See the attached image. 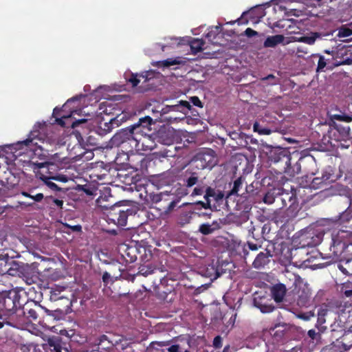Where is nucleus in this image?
<instances>
[{
  "instance_id": "nucleus-59",
  "label": "nucleus",
  "mask_w": 352,
  "mask_h": 352,
  "mask_svg": "<svg viewBox=\"0 0 352 352\" xmlns=\"http://www.w3.org/2000/svg\"><path fill=\"white\" fill-rule=\"evenodd\" d=\"M204 192H205V190H204V186L196 187L194 188L191 195L192 196L201 195Z\"/></svg>"
},
{
  "instance_id": "nucleus-37",
  "label": "nucleus",
  "mask_w": 352,
  "mask_h": 352,
  "mask_svg": "<svg viewBox=\"0 0 352 352\" xmlns=\"http://www.w3.org/2000/svg\"><path fill=\"white\" fill-rule=\"evenodd\" d=\"M297 305L300 307H307L309 305V298L307 295H300L297 299Z\"/></svg>"
},
{
  "instance_id": "nucleus-1",
  "label": "nucleus",
  "mask_w": 352,
  "mask_h": 352,
  "mask_svg": "<svg viewBox=\"0 0 352 352\" xmlns=\"http://www.w3.org/2000/svg\"><path fill=\"white\" fill-rule=\"evenodd\" d=\"M47 127V125L45 122H37L34 124L26 140L18 142L10 146L12 149L15 150V153H17L16 154H14V155L16 157L20 156L25 153V152L29 151L31 153L30 155L32 160L36 157L40 160L44 159L46 155L43 153V148L41 145H38L36 140L42 143L47 141L48 138L45 134Z\"/></svg>"
},
{
  "instance_id": "nucleus-49",
  "label": "nucleus",
  "mask_w": 352,
  "mask_h": 352,
  "mask_svg": "<svg viewBox=\"0 0 352 352\" xmlns=\"http://www.w3.org/2000/svg\"><path fill=\"white\" fill-rule=\"evenodd\" d=\"M338 35L342 37H347L352 35V30L349 28H343L339 30Z\"/></svg>"
},
{
  "instance_id": "nucleus-11",
  "label": "nucleus",
  "mask_w": 352,
  "mask_h": 352,
  "mask_svg": "<svg viewBox=\"0 0 352 352\" xmlns=\"http://www.w3.org/2000/svg\"><path fill=\"white\" fill-rule=\"evenodd\" d=\"M253 305L263 314L271 313L275 309L271 296L266 292H256L254 295Z\"/></svg>"
},
{
  "instance_id": "nucleus-6",
  "label": "nucleus",
  "mask_w": 352,
  "mask_h": 352,
  "mask_svg": "<svg viewBox=\"0 0 352 352\" xmlns=\"http://www.w3.org/2000/svg\"><path fill=\"white\" fill-rule=\"evenodd\" d=\"M350 248L351 246L345 242L333 237L329 248V256L339 261V262H345L346 265H349L352 261V253L346 255L348 248Z\"/></svg>"
},
{
  "instance_id": "nucleus-21",
  "label": "nucleus",
  "mask_w": 352,
  "mask_h": 352,
  "mask_svg": "<svg viewBox=\"0 0 352 352\" xmlns=\"http://www.w3.org/2000/svg\"><path fill=\"white\" fill-rule=\"evenodd\" d=\"M222 273L223 272L219 269V266L217 264L212 263L206 267L205 275L210 279H217Z\"/></svg>"
},
{
  "instance_id": "nucleus-14",
  "label": "nucleus",
  "mask_w": 352,
  "mask_h": 352,
  "mask_svg": "<svg viewBox=\"0 0 352 352\" xmlns=\"http://www.w3.org/2000/svg\"><path fill=\"white\" fill-rule=\"evenodd\" d=\"M287 288L283 283H278L273 285L271 288V298L276 302H281L286 295Z\"/></svg>"
},
{
  "instance_id": "nucleus-9",
  "label": "nucleus",
  "mask_w": 352,
  "mask_h": 352,
  "mask_svg": "<svg viewBox=\"0 0 352 352\" xmlns=\"http://www.w3.org/2000/svg\"><path fill=\"white\" fill-rule=\"evenodd\" d=\"M20 295L18 292L11 290L6 296L3 298V316L6 320L10 318H13L18 307H21L19 302Z\"/></svg>"
},
{
  "instance_id": "nucleus-35",
  "label": "nucleus",
  "mask_w": 352,
  "mask_h": 352,
  "mask_svg": "<svg viewBox=\"0 0 352 352\" xmlns=\"http://www.w3.org/2000/svg\"><path fill=\"white\" fill-rule=\"evenodd\" d=\"M327 314V311L326 309H320L318 312V319L316 324L318 326H321L324 324L326 322L325 316Z\"/></svg>"
},
{
  "instance_id": "nucleus-32",
  "label": "nucleus",
  "mask_w": 352,
  "mask_h": 352,
  "mask_svg": "<svg viewBox=\"0 0 352 352\" xmlns=\"http://www.w3.org/2000/svg\"><path fill=\"white\" fill-rule=\"evenodd\" d=\"M170 148H166L161 151L162 156L164 157H173L176 154L177 147L174 145H170Z\"/></svg>"
},
{
  "instance_id": "nucleus-63",
  "label": "nucleus",
  "mask_w": 352,
  "mask_h": 352,
  "mask_svg": "<svg viewBox=\"0 0 352 352\" xmlns=\"http://www.w3.org/2000/svg\"><path fill=\"white\" fill-rule=\"evenodd\" d=\"M179 104L181 107L186 109L188 111L191 110L192 106L190 105V102L187 100H180Z\"/></svg>"
},
{
  "instance_id": "nucleus-16",
  "label": "nucleus",
  "mask_w": 352,
  "mask_h": 352,
  "mask_svg": "<svg viewBox=\"0 0 352 352\" xmlns=\"http://www.w3.org/2000/svg\"><path fill=\"white\" fill-rule=\"evenodd\" d=\"M65 287H56L55 288H52L50 290V299L51 301H57L59 300H65V303L67 304V307H69L71 305V300L65 297L62 292L64 291Z\"/></svg>"
},
{
  "instance_id": "nucleus-17",
  "label": "nucleus",
  "mask_w": 352,
  "mask_h": 352,
  "mask_svg": "<svg viewBox=\"0 0 352 352\" xmlns=\"http://www.w3.org/2000/svg\"><path fill=\"white\" fill-rule=\"evenodd\" d=\"M194 217L193 212L190 210L188 207L187 208H182L179 212L177 222L179 225L184 226L190 223Z\"/></svg>"
},
{
  "instance_id": "nucleus-62",
  "label": "nucleus",
  "mask_w": 352,
  "mask_h": 352,
  "mask_svg": "<svg viewBox=\"0 0 352 352\" xmlns=\"http://www.w3.org/2000/svg\"><path fill=\"white\" fill-rule=\"evenodd\" d=\"M245 35L247 36L248 37L250 38V37L258 35V32L256 31L252 30V28H248L245 30Z\"/></svg>"
},
{
  "instance_id": "nucleus-38",
  "label": "nucleus",
  "mask_w": 352,
  "mask_h": 352,
  "mask_svg": "<svg viewBox=\"0 0 352 352\" xmlns=\"http://www.w3.org/2000/svg\"><path fill=\"white\" fill-rule=\"evenodd\" d=\"M215 196V190L210 186H208L205 190V195L204 196L205 201H210V198Z\"/></svg>"
},
{
  "instance_id": "nucleus-55",
  "label": "nucleus",
  "mask_w": 352,
  "mask_h": 352,
  "mask_svg": "<svg viewBox=\"0 0 352 352\" xmlns=\"http://www.w3.org/2000/svg\"><path fill=\"white\" fill-rule=\"evenodd\" d=\"M44 183L52 190H60V188L51 180H42Z\"/></svg>"
},
{
  "instance_id": "nucleus-53",
  "label": "nucleus",
  "mask_w": 352,
  "mask_h": 352,
  "mask_svg": "<svg viewBox=\"0 0 352 352\" xmlns=\"http://www.w3.org/2000/svg\"><path fill=\"white\" fill-rule=\"evenodd\" d=\"M326 65H327V63L325 61L324 56H320L319 60L318 62L317 71L323 69L325 67Z\"/></svg>"
},
{
  "instance_id": "nucleus-56",
  "label": "nucleus",
  "mask_w": 352,
  "mask_h": 352,
  "mask_svg": "<svg viewBox=\"0 0 352 352\" xmlns=\"http://www.w3.org/2000/svg\"><path fill=\"white\" fill-rule=\"evenodd\" d=\"M331 176H332V175H331V173H328V172L325 171V172H323V173H322V176H321V177H320V178H322V180H323V182H324V184H325L326 185H327V184L329 183V182H330V179H331Z\"/></svg>"
},
{
  "instance_id": "nucleus-2",
  "label": "nucleus",
  "mask_w": 352,
  "mask_h": 352,
  "mask_svg": "<svg viewBox=\"0 0 352 352\" xmlns=\"http://www.w3.org/2000/svg\"><path fill=\"white\" fill-rule=\"evenodd\" d=\"M268 159L271 165L276 166L272 168L278 173L294 176L300 170V167H291V155L286 148L281 147L272 148L269 153Z\"/></svg>"
},
{
  "instance_id": "nucleus-50",
  "label": "nucleus",
  "mask_w": 352,
  "mask_h": 352,
  "mask_svg": "<svg viewBox=\"0 0 352 352\" xmlns=\"http://www.w3.org/2000/svg\"><path fill=\"white\" fill-rule=\"evenodd\" d=\"M312 179L313 178L311 177V176H309V175H305V177H302L300 184L303 188H309V184Z\"/></svg>"
},
{
  "instance_id": "nucleus-24",
  "label": "nucleus",
  "mask_w": 352,
  "mask_h": 352,
  "mask_svg": "<svg viewBox=\"0 0 352 352\" xmlns=\"http://www.w3.org/2000/svg\"><path fill=\"white\" fill-rule=\"evenodd\" d=\"M334 129L340 134L342 140L348 139L350 138V127L349 126H343L340 124L333 122L332 124Z\"/></svg>"
},
{
  "instance_id": "nucleus-36",
  "label": "nucleus",
  "mask_w": 352,
  "mask_h": 352,
  "mask_svg": "<svg viewBox=\"0 0 352 352\" xmlns=\"http://www.w3.org/2000/svg\"><path fill=\"white\" fill-rule=\"evenodd\" d=\"M332 118L336 120L344 122H351L352 121V116H349L346 114H334L332 116Z\"/></svg>"
},
{
  "instance_id": "nucleus-52",
  "label": "nucleus",
  "mask_w": 352,
  "mask_h": 352,
  "mask_svg": "<svg viewBox=\"0 0 352 352\" xmlns=\"http://www.w3.org/2000/svg\"><path fill=\"white\" fill-rule=\"evenodd\" d=\"M190 102H192L193 104V105H195L196 107H198L200 108L203 107V104H202L201 101L200 100V99L199 98V97H197V96L190 97Z\"/></svg>"
},
{
  "instance_id": "nucleus-57",
  "label": "nucleus",
  "mask_w": 352,
  "mask_h": 352,
  "mask_svg": "<svg viewBox=\"0 0 352 352\" xmlns=\"http://www.w3.org/2000/svg\"><path fill=\"white\" fill-rule=\"evenodd\" d=\"M246 246L250 250L252 251H256L260 248H261V245H257L256 243H254L252 242L248 241L246 243Z\"/></svg>"
},
{
  "instance_id": "nucleus-58",
  "label": "nucleus",
  "mask_w": 352,
  "mask_h": 352,
  "mask_svg": "<svg viewBox=\"0 0 352 352\" xmlns=\"http://www.w3.org/2000/svg\"><path fill=\"white\" fill-rule=\"evenodd\" d=\"M170 340H168V341H155V342H152L151 343V346H155V345H157L158 346H168L170 343Z\"/></svg>"
},
{
  "instance_id": "nucleus-42",
  "label": "nucleus",
  "mask_w": 352,
  "mask_h": 352,
  "mask_svg": "<svg viewBox=\"0 0 352 352\" xmlns=\"http://www.w3.org/2000/svg\"><path fill=\"white\" fill-rule=\"evenodd\" d=\"M275 198L274 192L268 191L263 197V202L267 204H273L275 201Z\"/></svg>"
},
{
  "instance_id": "nucleus-33",
  "label": "nucleus",
  "mask_w": 352,
  "mask_h": 352,
  "mask_svg": "<svg viewBox=\"0 0 352 352\" xmlns=\"http://www.w3.org/2000/svg\"><path fill=\"white\" fill-rule=\"evenodd\" d=\"M155 268L151 265H143L140 267V270L138 274L142 275L144 276H148L150 274L154 273Z\"/></svg>"
},
{
  "instance_id": "nucleus-29",
  "label": "nucleus",
  "mask_w": 352,
  "mask_h": 352,
  "mask_svg": "<svg viewBox=\"0 0 352 352\" xmlns=\"http://www.w3.org/2000/svg\"><path fill=\"white\" fill-rule=\"evenodd\" d=\"M253 127L254 131L258 132L260 135H270L272 132L270 128L263 126L257 122L254 124Z\"/></svg>"
},
{
  "instance_id": "nucleus-19",
  "label": "nucleus",
  "mask_w": 352,
  "mask_h": 352,
  "mask_svg": "<svg viewBox=\"0 0 352 352\" xmlns=\"http://www.w3.org/2000/svg\"><path fill=\"white\" fill-rule=\"evenodd\" d=\"M322 33L317 32H311L307 35L298 38V41L302 42L308 45H313L318 38H322Z\"/></svg>"
},
{
  "instance_id": "nucleus-18",
  "label": "nucleus",
  "mask_w": 352,
  "mask_h": 352,
  "mask_svg": "<svg viewBox=\"0 0 352 352\" xmlns=\"http://www.w3.org/2000/svg\"><path fill=\"white\" fill-rule=\"evenodd\" d=\"M109 175V170L104 167H94L92 168L90 177L94 180L103 181Z\"/></svg>"
},
{
  "instance_id": "nucleus-13",
  "label": "nucleus",
  "mask_w": 352,
  "mask_h": 352,
  "mask_svg": "<svg viewBox=\"0 0 352 352\" xmlns=\"http://www.w3.org/2000/svg\"><path fill=\"white\" fill-rule=\"evenodd\" d=\"M271 257H272V254L270 251L265 249L263 252H261L256 255L252 263V267L257 270L264 268L270 263Z\"/></svg>"
},
{
  "instance_id": "nucleus-8",
  "label": "nucleus",
  "mask_w": 352,
  "mask_h": 352,
  "mask_svg": "<svg viewBox=\"0 0 352 352\" xmlns=\"http://www.w3.org/2000/svg\"><path fill=\"white\" fill-rule=\"evenodd\" d=\"M137 114L135 111H124L121 113L118 114L116 117L111 118L109 122L103 124L104 127L100 126V135H105L111 131L113 128L119 126L122 122L127 120H135Z\"/></svg>"
},
{
  "instance_id": "nucleus-23",
  "label": "nucleus",
  "mask_w": 352,
  "mask_h": 352,
  "mask_svg": "<svg viewBox=\"0 0 352 352\" xmlns=\"http://www.w3.org/2000/svg\"><path fill=\"white\" fill-rule=\"evenodd\" d=\"M137 252L136 248L127 247L122 256L126 263H132L137 260Z\"/></svg>"
},
{
  "instance_id": "nucleus-61",
  "label": "nucleus",
  "mask_w": 352,
  "mask_h": 352,
  "mask_svg": "<svg viewBox=\"0 0 352 352\" xmlns=\"http://www.w3.org/2000/svg\"><path fill=\"white\" fill-rule=\"evenodd\" d=\"M214 29H215L214 31L213 30H211L210 31H209L206 34V36L209 38H210L212 37L215 38V35L219 32L220 28L219 26H216V27H214Z\"/></svg>"
},
{
  "instance_id": "nucleus-41",
  "label": "nucleus",
  "mask_w": 352,
  "mask_h": 352,
  "mask_svg": "<svg viewBox=\"0 0 352 352\" xmlns=\"http://www.w3.org/2000/svg\"><path fill=\"white\" fill-rule=\"evenodd\" d=\"M344 263L345 264V262H339L338 265V269L343 273V274L346 276L352 275V268H350L348 266V268L344 266Z\"/></svg>"
},
{
  "instance_id": "nucleus-5",
  "label": "nucleus",
  "mask_w": 352,
  "mask_h": 352,
  "mask_svg": "<svg viewBox=\"0 0 352 352\" xmlns=\"http://www.w3.org/2000/svg\"><path fill=\"white\" fill-rule=\"evenodd\" d=\"M76 100V98H73L71 100H68L67 102L63 106L62 109H58V107L54 109L53 116L56 118V123L62 127H68L69 126H71L72 129H75L80 125L86 124L87 122V119L85 118L74 120H73V114L74 113H76V111H72L69 115L62 113L66 110L68 104L72 100Z\"/></svg>"
},
{
  "instance_id": "nucleus-10",
  "label": "nucleus",
  "mask_w": 352,
  "mask_h": 352,
  "mask_svg": "<svg viewBox=\"0 0 352 352\" xmlns=\"http://www.w3.org/2000/svg\"><path fill=\"white\" fill-rule=\"evenodd\" d=\"M36 177L41 180H52L58 170L56 164L52 162H34Z\"/></svg>"
},
{
  "instance_id": "nucleus-44",
  "label": "nucleus",
  "mask_w": 352,
  "mask_h": 352,
  "mask_svg": "<svg viewBox=\"0 0 352 352\" xmlns=\"http://www.w3.org/2000/svg\"><path fill=\"white\" fill-rule=\"evenodd\" d=\"M314 316V313L313 311H309L306 313H300L298 314L297 317L300 318L305 321L309 320L312 317Z\"/></svg>"
},
{
  "instance_id": "nucleus-60",
  "label": "nucleus",
  "mask_w": 352,
  "mask_h": 352,
  "mask_svg": "<svg viewBox=\"0 0 352 352\" xmlns=\"http://www.w3.org/2000/svg\"><path fill=\"white\" fill-rule=\"evenodd\" d=\"M133 87H136L140 83V80L138 78V76L132 74L131 78L129 79Z\"/></svg>"
},
{
  "instance_id": "nucleus-7",
  "label": "nucleus",
  "mask_w": 352,
  "mask_h": 352,
  "mask_svg": "<svg viewBox=\"0 0 352 352\" xmlns=\"http://www.w3.org/2000/svg\"><path fill=\"white\" fill-rule=\"evenodd\" d=\"M192 163L198 169H211L217 164V156L214 151L206 148L199 151L193 157Z\"/></svg>"
},
{
  "instance_id": "nucleus-40",
  "label": "nucleus",
  "mask_w": 352,
  "mask_h": 352,
  "mask_svg": "<svg viewBox=\"0 0 352 352\" xmlns=\"http://www.w3.org/2000/svg\"><path fill=\"white\" fill-rule=\"evenodd\" d=\"M21 195L25 197H29V198H31L33 200H34L36 202H40L42 201V199H43L44 196H43V193H37L36 195H31L30 193H28V192H25V191H23L21 192Z\"/></svg>"
},
{
  "instance_id": "nucleus-39",
  "label": "nucleus",
  "mask_w": 352,
  "mask_h": 352,
  "mask_svg": "<svg viewBox=\"0 0 352 352\" xmlns=\"http://www.w3.org/2000/svg\"><path fill=\"white\" fill-rule=\"evenodd\" d=\"M352 55V50L346 47H342L337 52V58H344L345 56Z\"/></svg>"
},
{
  "instance_id": "nucleus-4",
  "label": "nucleus",
  "mask_w": 352,
  "mask_h": 352,
  "mask_svg": "<svg viewBox=\"0 0 352 352\" xmlns=\"http://www.w3.org/2000/svg\"><path fill=\"white\" fill-rule=\"evenodd\" d=\"M142 141V138H139L137 132L132 129V126H129L125 129H122L117 132L111 139L110 144L111 146L120 147L130 150L137 148Z\"/></svg>"
},
{
  "instance_id": "nucleus-46",
  "label": "nucleus",
  "mask_w": 352,
  "mask_h": 352,
  "mask_svg": "<svg viewBox=\"0 0 352 352\" xmlns=\"http://www.w3.org/2000/svg\"><path fill=\"white\" fill-rule=\"evenodd\" d=\"M179 201V199H175V200L171 201L168 204V206L165 208L164 212L166 213L171 212L175 209V208L177 206Z\"/></svg>"
},
{
  "instance_id": "nucleus-51",
  "label": "nucleus",
  "mask_w": 352,
  "mask_h": 352,
  "mask_svg": "<svg viewBox=\"0 0 352 352\" xmlns=\"http://www.w3.org/2000/svg\"><path fill=\"white\" fill-rule=\"evenodd\" d=\"M68 179H69V178L67 176H66L65 175L58 174L57 172L56 174L54 175V177H52V180L59 181L61 182H67L68 181Z\"/></svg>"
},
{
  "instance_id": "nucleus-28",
  "label": "nucleus",
  "mask_w": 352,
  "mask_h": 352,
  "mask_svg": "<svg viewBox=\"0 0 352 352\" xmlns=\"http://www.w3.org/2000/svg\"><path fill=\"white\" fill-rule=\"evenodd\" d=\"M274 222L276 223L285 224L288 222L289 218L285 211H279L276 212L274 216Z\"/></svg>"
},
{
  "instance_id": "nucleus-12",
  "label": "nucleus",
  "mask_w": 352,
  "mask_h": 352,
  "mask_svg": "<svg viewBox=\"0 0 352 352\" xmlns=\"http://www.w3.org/2000/svg\"><path fill=\"white\" fill-rule=\"evenodd\" d=\"M153 124H154L153 119L150 116H146L139 118L138 121L131 126H132V129L137 132L138 137L142 138H144L142 135L144 129L151 130L150 126Z\"/></svg>"
},
{
  "instance_id": "nucleus-15",
  "label": "nucleus",
  "mask_w": 352,
  "mask_h": 352,
  "mask_svg": "<svg viewBox=\"0 0 352 352\" xmlns=\"http://www.w3.org/2000/svg\"><path fill=\"white\" fill-rule=\"evenodd\" d=\"M199 180V173L188 168L184 174L183 181L187 188H191L196 185Z\"/></svg>"
},
{
  "instance_id": "nucleus-47",
  "label": "nucleus",
  "mask_w": 352,
  "mask_h": 352,
  "mask_svg": "<svg viewBox=\"0 0 352 352\" xmlns=\"http://www.w3.org/2000/svg\"><path fill=\"white\" fill-rule=\"evenodd\" d=\"M63 226L69 229L73 232H80L82 231V226L79 224L71 226L69 223H63Z\"/></svg>"
},
{
  "instance_id": "nucleus-31",
  "label": "nucleus",
  "mask_w": 352,
  "mask_h": 352,
  "mask_svg": "<svg viewBox=\"0 0 352 352\" xmlns=\"http://www.w3.org/2000/svg\"><path fill=\"white\" fill-rule=\"evenodd\" d=\"M243 181V179L242 177H239L234 182L233 187L230 192H229V195H239V192L240 189L242 188Z\"/></svg>"
},
{
  "instance_id": "nucleus-25",
  "label": "nucleus",
  "mask_w": 352,
  "mask_h": 352,
  "mask_svg": "<svg viewBox=\"0 0 352 352\" xmlns=\"http://www.w3.org/2000/svg\"><path fill=\"white\" fill-rule=\"evenodd\" d=\"M205 42L203 39L192 38L190 42V47L193 54H197L203 50Z\"/></svg>"
},
{
  "instance_id": "nucleus-64",
  "label": "nucleus",
  "mask_w": 352,
  "mask_h": 352,
  "mask_svg": "<svg viewBox=\"0 0 352 352\" xmlns=\"http://www.w3.org/2000/svg\"><path fill=\"white\" fill-rule=\"evenodd\" d=\"M53 203H54V204L56 206H57L60 209L63 208V200H60V199H53Z\"/></svg>"
},
{
  "instance_id": "nucleus-54",
  "label": "nucleus",
  "mask_w": 352,
  "mask_h": 352,
  "mask_svg": "<svg viewBox=\"0 0 352 352\" xmlns=\"http://www.w3.org/2000/svg\"><path fill=\"white\" fill-rule=\"evenodd\" d=\"M213 346L216 349H220L222 346V338L217 336L213 340Z\"/></svg>"
},
{
  "instance_id": "nucleus-34",
  "label": "nucleus",
  "mask_w": 352,
  "mask_h": 352,
  "mask_svg": "<svg viewBox=\"0 0 352 352\" xmlns=\"http://www.w3.org/2000/svg\"><path fill=\"white\" fill-rule=\"evenodd\" d=\"M182 61L179 58H168L166 60L160 62V65L163 67H168L173 65H179Z\"/></svg>"
},
{
  "instance_id": "nucleus-22",
  "label": "nucleus",
  "mask_w": 352,
  "mask_h": 352,
  "mask_svg": "<svg viewBox=\"0 0 352 352\" xmlns=\"http://www.w3.org/2000/svg\"><path fill=\"white\" fill-rule=\"evenodd\" d=\"M283 40L284 36L281 34L268 36L264 41V46L265 47H274L278 44L282 43Z\"/></svg>"
},
{
  "instance_id": "nucleus-20",
  "label": "nucleus",
  "mask_w": 352,
  "mask_h": 352,
  "mask_svg": "<svg viewBox=\"0 0 352 352\" xmlns=\"http://www.w3.org/2000/svg\"><path fill=\"white\" fill-rule=\"evenodd\" d=\"M219 228V226L217 221H213L211 224L208 223H202L199 227V232L203 235H208L218 230Z\"/></svg>"
},
{
  "instance_id": "nucleus-48",
  "label": "nucleus",
  "mask_w": 352,
  "mask_h": 352,
  "mask_svg": "<svg viewBox=\"0 0 352 352\" xmlns=\"http://www.w3.org/2000/svg\"><path fill=\"white\" fill-rule=\"evenodd\" d=\"M168 352H181V346L178 344H172L168 348H167ZM157 352H166L165 350H157Z\"/></svg>"
},
{
  "instance_id": "nucleus-43",
  "label": "nucleus",
  "mask_w": 352,
  "mask_h": 352,
  "mask_svg": "<svg viewBox=\"0 0 352 352\" xmlns=\"http://www.w3.org/2000/svg\"><path fill=\"white\" fill-rule=\"evenodd\" d=\"M194 205L195 206V207L199 206L201 209L204 208V209L212 210L210 201H199L195 202Z\"/></svg>"
},
{
  "instance_id": "nucleus-26",
  "label": "nucleus",
  "mask_w": 352,
  "mask_h": 352,
  "mask_svg": "<svg viewBox=\"0 0 352 352\" xmlns=\"http://www.w3.org/2000/svg\"><path fill=\"white\" fill-rule=\"evenodd\" d=\"M34 307L35 308H30L29 309L25 308L23 312L24 314H27L28 318L36 320L38 318L37 309H41L42 307L36 303H34Z\"/></svg>"
},
{
  "instance_id": "nucleus-30",
  "label": "nucleus",
  "mask_w": 352,
  "mask_h": 352,
  "mask_svg": "<svg viewBox=\"0 0 352 352\" xmlns=\"http://www.w3.org/2000/svg\"><path fill=\"white\" fill-rule=\"evenodd\" d=\"M352 219V208L349 207L340 215V221L341 223H347Z\"/></svg>"
},
{
  "instance_id": "nucleus-45",
  "label": "nucleus",
  "mask_w": 352,
  "mask_h": 352,
  "mask_svg": "<svg viewBox=\"0 0 352 352\" xmlns=\"http://www.w3.org/2000/svg\"><path fill=\"white\" fill-rule=\"evenodd\" d=\"M183 205L188 207L190 210L193 212L194 216L196 214L198 215V213L201 212L200 210H201V208H200L199 206L195 207V206L194 205V203H185Z\"/></svg>"
},
{
  "instance_id": "nucleus-27",
  "label": "nucleus",
  "mask_w": 352,
  "mask_h": 352,
  "mask_svg": "<svg viewBox=\"0 0 352 352\" xmlns=\"http://www.w3.org/2000/svg\"><path fill=\"white\" fill-rule=\"evenodd\" d=\"M326 186L327 185L323 182L322 178H320V177H316L313 178L310 182L309 184V188L316 190L323 188Z\"/></svg>"
},
{
  "instance_id": "nucleus-3",
  "label": "nucleus",
  "mask_w": 352,
  "mask_h": 352,
  "mask_svg": "<svg viewBox=\"0 0 352 352\" xmlns=\"http://www.w3.org/2000/svg\"><path fill=\"white\" fill-rule=\"evenodd\" d=\"M102 199H98L97 203L100 207L105 212L107 216V221L110 223H112L118 226L123 227L126 225L128 217L134 215L135 210L133 208H124L120 205L118 204H102Z\"/></svg>"
}]
</instances>
